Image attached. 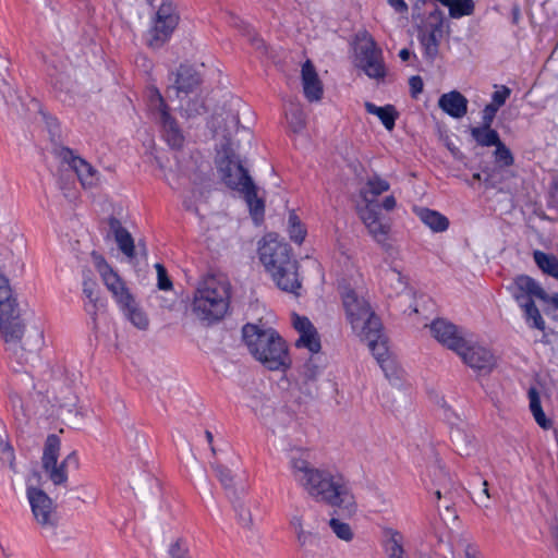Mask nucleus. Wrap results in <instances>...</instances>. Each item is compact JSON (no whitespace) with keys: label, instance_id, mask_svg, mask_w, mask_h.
Returning <instances> with one entry per match:
<instances>
[{"label":"nucleus","instance_id":"41","mask_svg":"<svg viewBox=\"0 0 558 558\" xmlns=\"http://www.w3.org/2000/svg\"><path fill=\"white\" fill-rule=\"evenodd\" d=\"M456 550L459 554H463L465 558H482L481 553L473 543L468 538L460 537L456 541Z\"/></svg>","mask_w":558,"mask_h":558},{"label":"nucleus","instance_id":"12","mask_svg":"<svg viewBox=\"0 0 558 558\" xmlns=\"http://www.w3.org/2000/svg\"><path fill=\"white\" fill-rule=\"evenodd\" d=\"M355 53L356 65L362 69L369 78L381 80L385 77L386 66L383 52L368 34L365 33L357 38Z\"/></svg>","mask_w":558,"mask_h":558},{"label":"nucleus","instance_id":"17","mask_svg":"<svg viewBox=\"0 0 558 558\" xmlns=\"http://www.w3.org/2000/svg\"><path fill=\"white\" fill-rule=\"evenodd\" d=\"M60 156L76 173L83 187L92 189L98 185L100 181L99 172L89 162L75 156L73 151L68 148L61 149Z\"/></svg>","mask_w":558,"mask_h":558},{"label":"nucleus","instance_id":"21","mask_svg":"<svg viewBox=\"0 0 558 558\" xmlns=\"http://www.w3.org/2000/svg\"><path fill=\"white\" fill-rule=\"evenodd\" d=\"M107 236H112L114 239L119 250L123 253V255H125L129 259H134L137 253L132 234L116 217H109L107 219Z\"/></svg>","mask_w":558,"mask_h":558},{"label":"nucleus","instance_id":"30","mask_svg":"<svg viewBox=\"0 0 558 558\" xmlns=\"http://www.w3.org/2000/svg\"><path fill=\"white\" fill-rule=\"evenodd\" d=\"M471 134L476 143L481 146H496L500 142L497 131L487 125L472 128Z\"/></svg>","mask_w":558,"mask_h":558},{"label":"nucleus","instance_id":"49","mask_svg":"<svg viewBox=\"0 0 558 558\" xmlns=\"http://www.w3.org/2000/svg\"><path fill=\"white\" fill-rule=\"evenodd\" d=\"M482 488L474 494V499L480 506L487 507V501L489 499V493H488V484L486 481L482 483Z\"/></svg>","mask_w":558,"mask_h":558},{"label":"nucleus","instance_id":"28","mask_svg":"<svg viewBox=\"0 0 558 558\" xmlns=\"http://www.w3.org/2000/svg\"><path fill=\"white\" fill-rule=\"evenodd\" d=\"M421 221L434 232H444L448 229L449 220L438 211L428 208L415 209Z\"/></svg>","mask_w":558,"mask_h":558},{"label":"nucleus","instance_id":"44","mask_svg":"<svg viewBox=\"0 0 558 558\" xmlns=\"http://www.w3.org/2000/svg\"><path fill=\"white\" fill-rule=\"evenodd\" d=\"M157 271V286L160 290L168 291L172 289V281L168 277L167 269L163 265L157 263L155 265Z\"/></svg>","mask_w":558,"mask_h":558},{"label":"nucleus","instance_id":"45","mask_svg":"<svg viewBox=\"0 0 558 558\" xmlns=\"http://www.w3.org/2000/svg\"><path fill=\"white\" fill-rule=\"evenodd\" d=\"M0 450L2 453V461L8 463L14 470V452L11 445L7 441L5 437L0 434Z\"/></svg>","mask_w":558,"mask_h":558},{"label":"nucleus","instance_id":"37","mask_svg":"<svg viewBox=\"0 0 558 558\" xmlns=\"http://www.w3.org/2000/svg\"><path fill=\"white\" fill-rule=\"evenodd\" d=\"M520 307L523 308L526 320L529 323L532 322V327L539 330L545 329V322L542 318V315L533 301L527 302L526 304H520Z\"/></svg>","mask_w":558,"mask_h":558},{"label":"nucleus","instance_id":"47","mask_svg":"<svg viewBox=\"0 0 558 558\" xmlns=\"http://www.w3.org/2000/svg\"><path fill=\"white\" fill-rule=\"evenodd\" d=\"M510 96V89L506 86H501L500 89L493 94L490 105L499 109L505 105L507 98Z\"/></svg>","mask_w":558,"mask_h":558},{"label":"nucleus","instance_id":"48","mask_svg":"<svg viewBox=\"0 0 558 558\" xmlns=\"http://www.w3.org/2000/svg\"><path fill=\"white\" fill-rule=\"evenodd\" d=\"M83 286H84L83 292L86 295V298L92 303H96V301H97V284L93 280H85Z\"/></svg>","mask_w":558,"mask_h":558},{"label":"nucleus","instance_id":"19","mask_svg":"<svg viewBox=\"0 0 558 558\" xmlns=\"http://www.w3.org/2000/svg\"><path fill=\"white\" fill-rule=\"evenodd\" d=\"M432 336L447 349L458 352L463 347L465 337L453 324L445 319H436L429 326Z\"/></svg>","mask_w":558,"mask_h":558},{"label":"nucleus","instance_id":"35","mask_svg":"<svg viewBox=\"0 0 558 558\" xmlns=\"http://www.w3.org/2000/svg\"><path fill=\"white\" fill-rule=\"evenodd\" d=\"M17 301L13 295L8 279L0 274V313L17 307Z\"/></svg>","mask_w":558,"mask_h":558},{"label":"nucleus","instance_id":"52","mask_svg":"<svg viewBox=\"0 0 558 558\" xmlns=\"http://www.w3.org/2000/svg\"><path fill=\"white\" fill-rule=\"evenodd\" d=\"M203 111H204V104L202 101L189 102L187 107L185 108V112H186L187 117L201 114Z\"/></svg>","mask_w":558,"mask_h":558},{"label":"nucleus","instance_id":"29","mask_svg":"<svg viewBox=\"0 0 558 558\" xmlns=\"http://www.w3.org/2000/svg\"><path fill=\"white\" fill-rule=\"evenodd\" d=\"M364 107L367 113L376 116L388 131L393 130L398 112L392 105L378 107L373 102L366 101Z\"/></svg>","mask_w":558,"mask_h":558},{"label":"nucleus","instance_id":"16","mask_svg":"<svg viewBox=\"0 0 558 558\" xmlns=\"http://www.w3.org/2000/svg\"><path fill=\"white\" fill-rule=\"evenodd\" d=\"M510 289L519 305L526 304L533 301V298H536L549 304L554 310H558V293L548 295L546 291L529 276H518Z\"/></svg>","mask_w":558,"mask_h":558},{"label":"nucleus","instance_id":"46","mask_svg":"<svg viewBox=\"0 0 558 558\" xmlns=\"http://www.w3.org/2000/svg\"><path fill=\"white\" fill-rule=\"evenodd\" d=\"M289 124L293 132H301L305 128V119L303 112L300 110H294L293 112H291V116L289 118Z\"/></svg>","mask_w":558,"mask_h":558},{"label":"nucleus","instance_id":"7","mask_svg":"<svg viewBox=\"0 0 558 558\" xmlns=\"http://www.w3.org/2000/svg\"><path fill=\"white\" fill-rule=\"evenodd\" d=\"M389 189L388 181L375 174L366 180L360 192L363 204L359 207V216L368 233L378 243H384L387 240L390 225L379 213L377 197Z\"/></svg>","mask_w":558,"mask_h":558},{"label":"nucleus","instance_id":"60","mask_svg":"<svg viewBox=\"0 0 558 558\" xmlns=\"http://www.w3.org/2000/svg\"><path fill=\"white\" fill-rule=\"evenodd\" d=\"M10 400L12 402L13 408L20 407V409H23V404L21 402V398L16 392L10 393Z\"/></svg>","mask_w":558,"mask_h":558},{"label":"nucleus","instance_id":"18","mask_svg":"<svg viewBox=\"0 0 558 558\" xmlns=\"http://www.w3.org/2000/svg\"><path fill=\"white\" fill-rule=\"evenodd\" d=\"M359 338L367 343L373 355L388 376V372L392 371L395 367V362L390 357L386 337L381 332V326L376 328L374 331H366V333L361 335Z\"/></svg>","mask_w":558,"mask_h":558},{"label":"nucleus","instance_id":"14","mask_svg":"<svg viewBox=\"0 0 558 558\" xmlns=\"http://www.w3.org/2000/svg\"><path fill=\"white\" fill-rule=\"evenodd\" d=\"M93 264L98 271L104 284L108 289V291L112 294V298L120 306L129 299L134 296L129 288L126 287L125 281L120 277V275L106 262V259L98 253H92Z\"/></svg>","mask_w":558,"mask_h":558},{"label":"nucleus","instance_id":"5","mask_svg":"<svg viewBox=\"0 0 558 558\" xmlns=\"http://www.w3.org/2000/svg\"><path fill=\"white\" fill-rule=\"evenodd\" d=\"M242 335L250 353L269 371L284 372L291 366L288 345L275 329L246 324Z\"/></svg>","mask_w":558,"mask_h":558},{"label":"nucleus","instance_id":"23","mask_svg":"<svg viewBox=\"0 0 558 558\" xmlns=\"http://www.w3.org/2000/svg\"><path fill=\"white\" fill-rule=\"evenodd\" d=\"M302 86L305 97L310 101H318L323 95V84L313 63L307 60L302 65Z\"/></svg>","mask_w":558,"mask_h":558},{"label":"nucleus","instance_id":"22","mask_svg":"<svg viewBox=\"0 0 558 558\" xmlns=\"http://www.w3.org/2000/svg\"><path fill=\"white\" fill-rule=\"evenodd\" d=\"M290 525L295 534L298 545L304 555H311L319 547V534L314 530H306L303 524V518L300 514L291 517Z\"/></svg>","mask_w":558,"mask_h":558},{"label":"nucleus","instance_id":"42","mask_svg":"<svg viewBox=\"0 0 558 558\" xmlns=\"http://www.w3.org/2000/svg\"><path fill=\"white\" fill-rule=\"evenodd\" d=\"M216 475L221 483V485L225 487V489L228 490H234L235 484H234V476L232 472L221 464H215L213 465Z\"/></svg>","mask_w":558,"mask_h":558},{"label":"nucleus","instance_id":"62","mask_svg":"<svg viewBox=\"0 0 558 558\" xmlns=\"http://www.w3.org/2000/svg\"><path fill=\"white\" fill-rule=\"evenodd\" d=\"M545 311L548 315L551 314L553 319L558 323V310H554L549 304H547V308Z\"/></svg>","mask_w":558,"mask_h":558},{"label":"nucleus","instance_id":"56","mask_svg":"<svg viewBox=\"0 0 558 558\" xmlns=\"http://www.w3.org/2000/svg\"><path fill=\"white\" fill-rule=\"evenodd\" d=\"M396 206H397V201H396L395 196L389 195L384 198L383 203L379 205V208L381 207L387 211H391L396 208Z\"/></svg>","mask_w":558,"mask_h":558},{"label":"nucleus","instance_id":"27","mask_svg":"<svg viewBox=\"0 0 558 558\" xmlns=\"http://www.w3.org/2000/svg\"><path fill=\"white\" fill-rule=\"evenodd\" d=\"M384 535V546L388 558H409L403 548L404 537L399 531L386 529Z\"/></svg>","mask_w":558,"mask_h":558},{"label":"nucleus","instance_id":"40","mask_svg":"<svg viewBox=\"0 0 558 558\" xmlns=\"http://www.w3.org/2000/svg\"><path fill=\"white\" fill-rule=\"evenodd\" d=\"M329 526L339 539L344 542L353 539L354 534L350 524L332 518L329 520Z\"/></svg>","mask_w":558,"mask_h":558},{"label":"nucleus","instance_id":"51","mask_svg":"<svg viewBox=\"0 0 558 558\" xmlns=\"http://www.w3.org/2000/svg\"><path fill=\"white\" fill-rule=\"evenodd\" d=\"M498 109L490 104L486 105L483 110V125L492 126L494 118Z\"/></svg>","mask_w":558,"mask_h":558},{"label":"nucleus","instance_id":"2","mask_svg":"<svg viewBox=\"0 0 558 558\" xmlns=\"http://www.w3.org/2000/svg\"><path fill=\"white\" fill-rule=\"evenodd\" d=\"M289 465L293 480L312 499L350 514L355 511L349 482L341 473L316 468L301 456H292Z\"/></svg>","mask_w":558,"mask_h":558},{"label":"nucleus","instance_id":"64","mask_svg":"<svg viewBox=\"0 0 558 558\" xmlns=\"http://www.w3.org/2000/svg\"><path fill=\"white\" fill-rule=\"evenodd\" d=\"M444 510L446 511V518L449 519L451 517L450 504H445ZM452 518H456V515H452Z\"/></svg>","mask_w":558,"mask_h":558},{"label":"nucleus","instance_id":"20","mask_svg":"<svg viewBox=\"0 0 558 558\" xmlns=\"http://www.w3.org/2000/svg\"><path fill=\"white\" fill-rule=\"evenodd\" d=\"M292 324L299 332V338L295 341V347L306 348L312 353H317L320 350V339L316 328L307 317L293 314Z\"/></svg>","mask_w":558,"mask_h":558},{"label":"nucleus","instance_id":"38","mask_svg":"<svg viewBox=\"0 0 558 558\" xmlns=\"http://www.w3.org/2000/svg\"><path fill=\"white\" fill-rule=\"evenodd\" d=\"M473 0H451L449 4V14L453 19L470 15L473 12Z\"/></svg>","mask_w":558,"mask_h":558},{"label":"nucleus","instance_id":"25","mask_svg":"<svg viewBox=\"0 0 558 558\" xmlns=\"http://www.w3.org/2000/svg\"><path fill=\"white\" fill-rule=\"evenodd\" d=\"M120 310L124 317L138 330H147L149 328V317L145 310L140 305L134 296L121 304Z\"/></svg>","mask_w":558,"mask_h":558},{"label":"nucleus","instance_id":"43","mask_svg":"<svg viewBox=\"0 0 558 558\" xmlns=\"http://www.w3.org/2000/svg\"><path fill=\"white\" fill-rule=\"evenodd\" d=\"M495 161L500 167H509L513 163V156L510 149L500 141L494 153Z\"/></svg>","mask_w":558,"mask_h":558},{"label":"nucleus","instance_id":"31","mask_svg":"<svg viewBox=\"0 0 558 558\" xmlns=\"http://www.w3.org/2000/svg\"><path fill=\"white\" fill-rule=\"evenodd\" d=\"M533 257L535 264L543 272L558 278V259L556 256L542 251H534Z\"/></svg>","mask_w":558,"mask_h":558},{"label":"nucleus","instance_id":"57","mask_svg":"<svg viewBox=\"0 0 558 558\" xmlns=\"http://www.w3.org/2000/svg\"><path fill=\"white\" fill-rule=\"evenodd\" d=\"M549 205L558 210V182H555L550 190Z\"/></svg>","mask_w":558,"mask_h":558},{"label":"nucleus","instance_id":"26","mask_svg":"<svg viewBox=\"0 0 558 558\" xmlns=\"http://www.w3.org/2000/svg\"><path fill=\"white\" fill-rule=\"evenodd\" d=\"M199 82V75L193 68L181 65L175 73L174 88L178 95L189 94L198 86Z\"/></svg>","mask_w":558,"mask_h":558},{"label":"nucleus","instance_id":"8","mask_svg":"<svg viewBox=\"0 0 558 558\" xmlns=\"http://www.w3.org/2000/svg\"><path fill=\"white\" fill-rule=\"evenodd\" d=\"M342 305L352 331L360 337L380 327V320L372 310L368 301L354 289L345 288L342 292Z\"/></svg>","mask_w":558,"mask_h":558},{"label":"nucleus","instance_id":"55","mask_svg":"<svg viewBox=\"0 0 558 558\" xmlns=\"http://www.w3.org/2000/svg\"><path fill=\"white\" fill-rule=\"evenodd\" d=\"M239 517H240V520H241V523L244 525V526H250L252 524V515H251V512L248 509H246L245 507L241 506L240 507V513H239Z\"/></svg>","mask_w":558,"mask_h":558},{"label":"nucleus","instance_id":"61","mask_svg":"<svg viewBox=\"0 0 558 558\" xmlns=\"http://www.w3.org/2000/svg\"><path fill=\"white\" fill-rule=\"evenodd\" d=\"M251 43L256 49H263L264 43L262 39L257 38L256 36L251 37Z\"/></svg>","mask_w":558,"mask_h":558},{"label":"nucleus","instance_id":"50","mask_svg":"<svg viewBox=\"0 0 558 558\" xmlns=\"http://www.w3.org/2000/svg\"><path fill=\"white\" fill-rule=\"evenodd\" d=\"M251 408L255 411V413L260 416H266L270 413L271 405L264 404L258 398H254L251 402Z\"/></svg>","mask_w":558,"mask_h":558},{"label":"nucleus","instance_id":"4","mask_svg":"<svg viewBox=\"0 0 558 558\" xmlns=\"http://www.w3.org/2000/svg\"><path fill=\"white\" fill-rule=\"evenodd\" d=\"M0 338L5 350L21 363L34 362L44 344L43 331L38 328L26 329L19 306L0 313Z\"/></svg>","mask_w":558,"mask_h":558},{"label":"nucleus","instance_id":"58","mask_svg":"<svg viewBox=\"0 0 558 558\" xmlns=\"http://www.w3.org/2000/svg\"><path fill=\"white\" fill-rule=\"evenodd\" d=\"M451 438L456 442L465 441V445L471 444V438L468 435H464L460 429L452 430Z\"/></svg>","mask_w":558,"mask_h":558},{"label":"nucleus","instance_id":"32","mask_svg":"<svg viewBox=\"0 0 558 558\" xmlns=\"http://www.w3.org/2000/svg\"><path fill=\"white\" fill-rule=\"evenodd\" d=\"M439 35L440 29L435 28L428 33H424L420 36L421 45L424 49V54L427 59L434 60L439 50Z\"/></svg>","mask_w":558,"mask_h":558},{"label":"nucleus","instance_id":"63","mask_svg":"<svg viewBox=\"0 0 558 558\" xmlns=\"http://www.w3.org/2000/svg\"><path fill=\"white\" fill-rule=\"evenodd\" d=\"M411 52L409 49H402L399 52V57L402 61H408L410 59Z\"/></svg>","mask_w":558,"mask_h":558},{"label":"nucleus","instance_id":"53","mask_svg":"<svg viewBox=\"0 0 558 558\" xmlns=\"http://www.w3.org/2000/svg\"><path fill=\"white\" fill-rule=\"evenodd\" d=\"M410 88L414 96L422 93L423 90V81L420 76H412L410 78Z\"/></svg>","mask_w":558,"mask_h":558},{"label":"nucleus","instance_id":"3","mask_svg":"<svg viewBox=\"0 0 558 558\" xmlns=\"http://www.w3.org/2000/svg\"><path fill=\"white\" fill-rule=\"evenodd\" d=\"M231 284L221 274H207L196 282L191 303L192 314L211 325L221 320L229 311Z\"/></svg>","mask_w":558,"mask_h":558},{"label":"nucleus","instance_id":"9","mask_svg":"<svg viewBox=\"0 0 558 558\" xmlns=\"http://www.w3.org/2000/svg\"><path fill=\"white\" fill-rule=\"evenodd\" d=\"M179 12L171 1H163L158 8L151 27L147 31L145 40L151 49L162 47L179 24Z\"/></svg>","mask_w":558,"mask_h":558},{"label":"nucleus","instance_id":"1","mask_svg":"<svg viewBox=\"0 0 558 558\" xmlns=\"http://www.w3.org/2000/svg\"><path fill=\"white\" fill-rule=\"evenodd\" d=\"M239 113L233 109L211 119L210 126L215 136L226 142L225 155L220 157L218 168L226 185L243 194L253 219L258 223L264 217V202L257 196L256 186L247 170L233 153V135L239 131Z\"/></svg>","mask_w":558,"mask_h":558},{"label":"nucleus","instance_id":"33","mask_svg":"<svg viewBox=\"0 0 558 558\" xmlns=\"http://www.w3.org/2000/svg\"><path fill=\"white\" fill-rule=\"evenodd\" d=\"M206 198V186L194 185L183 196V205L186 210L198 214V204Z\"/></svg>","mask_w":558,"mask_h":558},{"label":"nucleus","instance_id":"24","mask_svg":"<svg viewBox=\"0 0 558 558\" xmlns=\"http://www.w3.org/2000/svg\"><path fill=\"white\" fill-rule=\"evenodd\" d=\"M438 106L450 117L461 119L468 111V99L459 92L452 90L440 96Z\"/></svg>","mask_w":558,"mask_h":558},{"label":"nucleus","instance_id":"39","mask_svg":"<svg viewBox=\"0 0 558 558\" xmlns=\"http://www.w3.org/2000/svg\"><path fill=\"white\" fill-rule=\"evenodd\" d=\"M288 222H289L290 239L293 242L301 244L303 242V240L305 239L306 230L302 226L298 216L293 213L290 214Z\"/></svg>","mask_w":558,"mask_h":558},{"label":"nucleus","instance_id":"6","mask_svg":"<svg viewBox=\"0 0 558 558\" xmlns=\"http://www.w3.org/2000/svg\"><path fill=\"white\" fill-rule=\"evenodd\" d=\"M258 253L260 262L277 286L282 291L299 295L301 282L298 277V263L291 258L288 244L268 234L263 239Z\"/></svg>","mask_w":558,"mask_h":558},{"label":"nucleus","instance_id":"34","mask_svg":"<svg viewBox=\"0 0 558 558\" xmlns=\"http://www.w3.org/2000/svg\"><path fill=\"white\" fill-rule=\"evenodd\" d=\"M529 399H530V410L536 421V423L544 429L550 427L551 423L546 418L545 413L543 412L541 400L537 391L532 388L529 390Z\"/></svg>","mask_w":558,"mask_h":558},{"label":"nucleus","instance_id":"13","mask_svg":"<svg viewBox=\"0 0 558 558\" xmlns=\"http://www.w3.org/2000/svg\"><path fill=\"white\" fill-rule=\"evenodd\" d=\"M149 108L155 119L161 124L162 134L168 143L174 149L182 148L184 135L174 118L168 111V107L158 89L149 92Z\"/></svg>","mask_w":558,"mask_h":558},{"label":"nucleus","instance_id":"59","mask_svg":"<svg viewBox=\"0 0 558 558\" xmlns=\"http://www.w3.org/2000/svg\"><path fill=\"white\" fill-rule=\"evenodd\" d=\"M388 3L399 13L408 11V4L404 0H388Z\"/></svg>","mask_w":558,"mask_h":558},{"label":"nucleus","instance_id":"54","mask_svg":"<svg viewBox=\"0 0 558 558\" xmlns=\"http://www.w3.org/2000/svg\"><path fill=\"white\" fill-rule=\"evenodd\" d=\"M318 367L308 363L304 366V372H303V375L306 379L308 380H314L316 379L317 375H318Z\"/></svg>","mask_w":558,"mask_h":558},{"label":"nucleus","instance_id":"10","mask_svg":"<svg viewBox=\"0 0 558 558\" xmlns=\"http://www.w3.org/2000/svg\"><path fill=\"white\" fill-rule=\"evenodd\" d=\"M26 495L36 524L45 535H54L59 515L53 500L43 489L33 486L27 487Z\"/></svg>","mask_w":558,"mask_h":558},{"label":"nucleus","instance_id":"36","mask_svg":"<svg viewBox=\"0 0 558 558\" xmlns=\"http://www.w3.org/2000/svg\"><path fill=\"white\" fill-rule=\"evenodd\" d=\"M170 558H191L187 541L184 537H175L168 545Z\"/></svg>","mask_w":558,"mask_h":558},{"label":"nucleus","instance_id":"15","mask_svg":"<svg viewBox=\"0 0 558 558\" xmlns=\"http://www.w3.org/2000/svg\"><path fill=\"white\" fill-rule=\"evenodd\" d=\"M457 354L464 364L480 374H489L497 365V359L488 348L468 339Z\"/></svg>","mask_w":558,"mask_h":558},{"label":"nucleus","instance_id":"11","mask_svg":"<svg viewBox=\"0 0 558 558\" xmlns=\"http://www.w3.org/2000/svg\"><path fill=\"white\" fill-rule=\"evenodd\" d=\"M60 451V439L56 435H49L46 439L43 453V469L47 477L56 486H64L68 483L66 465L70 462L78 464L75 452L69 453L60 463H58Z\"/></svg>","mask_w":558,"mask_h":558}]
</instances>
